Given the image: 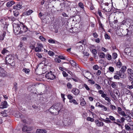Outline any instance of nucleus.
<instances>
[{
    "instance_id": "f257e3e1",
    "label": "nucleus",
    "mask_w": 133,
    "mask_h": 133,
    "mask_svg": "<svg viewBox=\"0 0 133 133\" xmlns=\"http://www.w3.org/2000/svg\"><path fill=\"white\" fill-rule=\"evenodd\" d=\"M127 67L125 66H122L121 70L119 71H116L115 74L119 76L120 77L122 78H125L126 75L125 73V71L127 69Z\"/></svg>"
},
{
    "instance_id": "f03ea898",
    "label": "nucleus",
    "mask_w": 133,
    "mask_h": 133,
    "mask_svg": "<svg viewBox=\"0 0 133 133\" xmlns=\"http://www.w3.org/2000/svg\"><path fill=\"white\" fill-rule=\"evenodd\" d=\"M6 62L7 64H9L12 66L15 65V63L14 59V57L11 55H8L5 58Z\"/></svg>"
},
{
    "instance_id": "7ed1b4c3",
    "label": "nucleus",
    "mask_w": 133,
    "mask_h": 133,
    "mask_svg": "<svg viewBox=\"0 0 133 133\" xmlns=\"http://www.w3.org/2000/svg\"><path fill=\"white\" fill-rule=\"evenodd\" d=\"M109 4L108 3H102L100 4V6L102 10H104L105 11L109 12L111 11V9L109 8Z\"/></svg>"
},
{
    "instance_id": "20e7f679",
    "label": "nucleus",
    "mask_w": 133,
    "mask_h": 133,
    "mask_svg": "<svg viewBox=\"0 0 133 133\" xmlns=\"http://www.w3.org/2000/svg\"><path fill=\"white\" fill-rule=\"evenodd\" d=\"M14 31L16 34H21L20 28V25L14 24H13Z\"/></svg>"
},
{
    "instance_id": "39448f33",
    "label": "nucleus",
    "mask_w": 133,
    "mask_h": 133,
    "mask_svg": "<svg viewBox=\"0 0 133 133\" xmlns=\"http://www.w3.org/2000/svg\"><path fill=\"white\" fill-rule=\"evenodd\" d=\"M45 77L48 79L53 80L55 78V76L51 71L50 72H48L45 75Z\"/></svg>"
},
{
    "instance_id": "423d86ee",
    "label": "nucleus",
    "mask_w": 133,
    "mask_h": 133,
    "mask_svg": "<svg viewBox=\"0 0 133 133\" xmlns=\"http://www.w3.org/2000/svg\"><path fill=\"white\" fill-rule=\"evenodd\" d=\"M20 25L21 34L23 32H25L28 31V28L25 26L23 23H21Z\"/></svg>"
},
{
    "instance_id": "0eeeda50",
    "label": "nucleus",
    "mask_w": 133,
    "mask_h": 133,
    "mask_svg": "<svg viewBox=\"0 0 133 133\" xmlns=\"http://www.w3.org/2000/svg\"><path fill=\"white\" fill-rule=\"evenodd\" d=\"M43 47V45L42 44H38V46L35 48V51L37 52H41Z\"/></svg>"
},
{
    "instance_id": "6e6552de",
    "label": "nucleus",
    "mask_w": 133,
    "mask_h": 133,
    "mask_svg": "<svg viewBox=\"0 0 133 133\" xmlns=\"http://www.w3.org/2000/svg\"><path fill=\"white\" fill-rule=\"evenodd\" d=\"M7 73L3 68L0 67V76L5 77L7 75Z\"/></svg>"
},
{
    "instance_id": "1a4fd4ad",
    "label": "nucleus",
    "mask_w": 133,
    "mask_h": 133,
    "mask_svg": "<svg viewBox=\"0 0 133 133\" xmlns=\"http://www.w3.org/2000/svg\"><path fill=\"white\" fill-rule=\"evenodd\" d=\"M55 109H57L58 111H60L61 109V108L62 107V104H61L59 103H57L53 105Z\"/></svg>"
},
{
    "instance_id": "9d476101",
    "label": "nucleus",
    "mask_w": 133,
    "mask_h": 133,
    "mask_svg": "<svg viewBox=\"0 0 133 133\" xmlns=\"http://www.w3.org/2000/svg\"><path fill=\"white\" fill-rule=\"evenodd\" d=\"M33 129V127H28L24 125L22 129V130L23 132H25L27 131H31Z\"/></svg>"
},
{
    "instance_id": "9b49d317",
    "label": "nucleus",
    "mask_w": 133,
    "mask_h": 133,
    "mask_svg": "<svg viewBox=\"0 0 133 133\" xmlns=\"http://www.w3.org/2000/svg\"><path fill=\"white\" fill-rule=\"evenodd\" d=\"M7 106L8 104L7 102L6 101H4L1 103L0 105V108H1L3 109L7 108Z\"/></svg>"
},
{
    "instance_id": "f8f14e48",
    "label": "nucleus",
    "mask_w": 133,
    "mask_h": 133,
    "mask_svg": "<svg viewBox=\"0 0 133 133\" xmlns=\"http://www.w3.org/2000/svg\"><path fill=\"white\" fill-rule=\"evenodd\" d=\"M95 122L96 125L98 127H101L103 126L104 123L102 122L99 121L98 120H96L95 121Z\"/></svg>"
},
{
    "instance_id": "ddd939ff",
    "label": "nucleus",
    "mask_w": 133,
    "mask_h": 133,
    "mask_svg": "<svg viewBox=\"0 0 133 133\" xmlns=\"http://www.w3.org/2000/svg\"><path fill=\"white\" fill-rule=\"evenodd\" d=\"M71 92L75 95H77L80 92L79 90L78 89L75 88H73L71 91Z\"/></svg>"
},
{
    "instance_id": "4468645a",
    "label": "nucleus",
    "mask_w": 133,
    "mask_h": 133,
    "mask_svg": "<svg viewBox=\"0 0 133 133\" xmlns=\"http://www.w3.org/2000/svg\"><path fill=\"white\" fill-rule=\"evenodd\" d=\"M25 46L23 44L22 42H20L19 45L18 46V48L19 50H25Z\"/></svg>"
},
{
    "instance_id": "2eb2a0df",
    "label": "nucleus",
    "mask_w": 133,
    "mask_h": 133,
    "mask_svg": "<svg viewBox=\"0 0 133 133\" xmlns=\"http://www.w3.org/2000/svg\"><path fill=\"white\" fill-rule=\"evenodd\" d=\"M37 133H46L47 131L45 129H37L36 131Z\"/></svg>"
},
{
    "instance_id": "dca6fc26",
    "label": "nucleus",
    "mask_w": 133,
    "mask_h": 133,
    "mask_svg": "<svg viewBox=\"0 0 133 133\" xmlns=\"http://www.w3.org/2000/svg\"><path fill=\"white\" fill-rule=\"evenodd\" d=\"M129 76L133 77V70L131 69L128 68L127 70Z\"/></svg>"
},
{
    "instance_id": "f3484780",
    "label": "nucleus",
    "mask_w": 133,
    "mask_h": 133,
    "mask_svg": "<svg viewBox=\"0 0 133 133\" xmlns=\"http://www.w3.org/2000/svg\"><path fill=\"white\" fill-rule=\"evenodd\" d=\"M22 5L19 3L17 4L16 5L14 6L13 7V8L16 10H19L22 8Z\"/></svg>"
},
{
    "instance_id": "a211bd4d",
    "label": "nucleus",
    "mask_w": 133,
    "mask_h": 133,
    "mask_svg": "<svg viewBox=\"0 0 133 133\" xmlns=\"http://www.w3.org/2000/svg\"><path fill=\"white\" fill-rule=\"evenodd\" d=\"M15 3V2L14 1H11L8 2L6 4V6L8 7H10Z\"/></svg>"
},
{
    "instance_id": "6ab92c4d",
    "label": "nucleus",
    "mask_w": 133,
    "mask_h": 133,
    "mask_svg": "<svg viewBox=\"0 0 133 133\" xmlns=\"http://www.w3.org/2000/svg\"><path fill=\"white\" fill-rule=\"evenodd\" d=\"M70 64L74 67H76L77 66V64L74 61L72 60H70Z\"/></svg>"
},
{
    "instance_id": "aec40b11",
    "label": "nucleus",
    "mask_w": 133,
    "mask_h": 133,
    "mask_svg": "<svg viewBox=\"0 0 133 133\" xmlns=\"http://www.w3.org/2000/svg\"><path fill=\"white\" fill-rule=\"evenodd\" d=\"M99 56L101 58H104L105 57V54L103 52H101L98 54Z\"/></svg>"
},
{
    "instance_id": "412c9836",
    "label": "nucleus",
    "mask_w": 133,
    "mask_h": 133,
    "mask_svg": "<svg viewBox=\"0 0 133 133\" xmlns=\"http://www.w3.org/2000/svg\"><path fill=\"white\" fill-rule=\"evenodd\" d=\"M122 65V63L119 61L117 62L116 63V66L118 68H121Z\"/></svg>"
},
{
    "instance_id": "4be33fe9",
    "label": "nucleus",
    "mask_w": 133,
    "mask_h": 133,
    "mask_svg": "<svg viewBox=\"0 0 133 133\" xmlns=\"http://www.w3.org/2000/svg\"><path fill=\"white\" fill-rule=\"evenodd\" d=\"M59 111H58L57 109H54V110L52 112H52V114H54V115H57L58 114Z\"/></svg>"
},
{
    "instance_id": "5701e85b",
    "label": "nucleus",
    "mask_w": 133,
    "mask_h": 133,
    "mask_svg": "<svg viewBox=\"0 0 133 133\" xmlns=\"http://www.w3.org/2000/svg\"><path fill=\"white\" fill-rule=\"evenodd\" d=\"M15 116L18 118H22V115L21 114L18 113L16 114Z\"/></svg>"
},
{
    "instance_id": "b1692460",
    "label": "nucleus",
    "mask_w": 133,
    "mask_h": 133,
    "mask_svg": "<svg viewBox=\"0 0 133 133\" xmlns=\"http://www.w3.org/2000/svg\"><path fill=\"white\" fill-rule=\"evenodd\" d=\"M60 6L62 8L61 10L65 8V3L64 2H63V3H61L60 4Z\"/></svg>"
},
{
    "instance_id": "393cba45",
    "label": "nucleus",
    "mask_w": 133,
    "mask_h": 133,
    "mask_svg": "<svg viewBox=\"0 0 133 133\" xmlns=\"http://www.w3.org/2000/svg\"><path fill=\"white\" fill-rule=\"evenodd\" d=\"M22 71L26 74H28L30 71V70L29 69H26L25 68L23 69L22 70Z\"/></svg>"
},
{
    "instance_id": "a878e982",
    "label": "nucleus",
    "mask_w": 133,
    "mask_h": 133,
    "mask_svg": "<svg viewBox=\"0 0 133 133\" xmlns=\"http://www.w3.org/2000/svg\"><path fill=\"white\" fill-rule=\"evenodd\" d=\"M54 109H55L54 105H53L49 109V110L50 112L52 113V112H53V111L54 110Z\"/></svg>"
},
{
    "instance_id": "bb28decb",
    "label": "nucleus",
    "mask_w": 133,
    "mask_h": 133,
    "mask_svg": "<svg viewBox=\"0 0 133 133\" xmlns=\"http://www.w3.org/2000/svg\"><path fill=\"white\" fill-rule=\"evenodd\" d=\"M79 6L82 9H84V6L83 4L81 2H79L78 3Z\"/></svg>"
},
{
    "instance_id": "cd10ccee",
    "label": "nucleus",
    "mask_w": 133,
    "mask_h": 133,
    "mask_svg": "<svg viewBox=\"0 0 133 133\" xmlns=\"http://www.w3.org/2000/svg\"><path fill=\"white\" fill-rule=\"evenodd\" d=\"M96 88L98 90L100 89H101V87L100 85L97 83H96L95 85Z\"/></svg>"
},
{
    "instance_id": "c85d7f7f",
    "label": "nucleus",
    "mask_w": 133,
    "mask_h": 133,
    "mask_svg": "<svg viewBox=\"0 0 133 133\" xmlns=\"http://www.w3.org/2000/svg\"><path fill=\"white\" fill-rule=\"evenodd\" d=\"M117 55L116 53H113L112 55V58L113 59H115L117 57Z\"/></svg>"
},
{
    "instance_id": "c756f323",
    "label": "nucleus",
    "mask_w": 133,
    "mask_h": 133,
    "mask_svg": "<svg viewBox=\"0 0 133 133\" xmlns=\"http://www.w3.org/2000/svg\"><path fill=\"white\" fill-rule=\"evenodd\" d=\"M69 102L71 103L73 102L74 104H78V103L75 99H72L70 100Z\"/></svg>"
},
{
    "instance_id": "7c9ffc66",
    "label": "nucleus",
    "mask_w": 133,
    "mask_h": 133,
    "mask_svg": "<svg viewBox=\"0 0 133 133\" xmlns=\"http://www.w3.org/2000/svg\"><path fill=\"white\" fill-rule=\"evenodd\" d=\"M96 107H99L100 108L104 107L103 106V105L102 104H100V103L99 102H98L96 103Z\"/></svg>"
},
{
    "instance_id": "2f4dec72",
    "label": "nucleus",
    "mask_w": 133,
    "mask_h": 133,
    "mask_svg": "<svg viewBox=\"0 0 133 133\" xmlns=\"http://www.w3.org/2000/svg\"><path fill=\"white\" fill-rule=\"evenodd\" d=\"M9 52V51L6 49L4 48L2 51V54H4L5 53H7Z\"/></svg>"
},
{
    "instance_id": "473e14b6",
    "label": "nucleus",
    "mask_w": 133,
    "mask_h": 133,
    "mask_svg": "<svg viewBox=\"0 0 133 133\" xmlns=\"http://www.w3.org/2000/svg\"><path fill=\"white\" fill-rule=\"evenodd\" d=\"M14 15L16 17H17L19 15V13L18 12L16 11H14Z\"/></svg>"
},
{
    "instance_id": "72a5a7b5",
    "label": "nucleus",
    "mask_w": 133,
    "mask_h": 133,
    "mask_svg": "<svg viewBox=\"0 0 133 133\" xmlns=\"http://www.w3.org/2000/svg\"><path fill=\"white\" fill-rule=\"evenodd\" d=\"M87 120L88 121H90L91 122H93L94 121V119L92 118H91L89 117H88L87 118Z\"/></svg>"
},
{
    "instance_id": "f704fd0d",
    "label": "nucleus",
    "mask_w": 133,
    "mask_h": 133,
    "mask_svg": "<svg viewBox=\"0 0 133 133\" xmlns=\"http://www.w3.org/2000/svg\"><path fill=\"white\" fill-rule=\"evenodd\" d=\"M116 91L115 92V97H119V91L117 90H116Z\"/></svg>"
},
{
    "instance_id": "c9c22d12",
    "label": "nucleus",
    "mask_w": 133,
    "mask_h": 133,
    "mask_svg": "<svg viewBox=\"0 0 133 133\" xmlns=\"http://www.w3.org/2000/svg\"><path fill=\"white\" fill-rule=\"evenodd\" d=\"M115 75L114 76V78L115 79H120V77L119 76H118V75L116 74H115Z\"/></svg>"
},
{
    "instance_id": "e433bc0d",
    "label": "nucleus",
    "mask_w": 133,
    "mask_h": 133,
    "mask_svg": "<svg viewBox=\"0 0 133 133\" xmlns=\"http://www.w3.org/2000/svg\"><path fill=\"white\" fill-rule=\"evenodd\" d=\"M39 39L43 41H45L46 39L42 36H40L39 37Z\"/></svg>"
},
{
    "instance_id": "4c0bfd02",
    "label": "nucleus",
    "mask_w": 133,
    "mask_h": 133,
    "mask_svg": "<svg viewBox=\"0 0 133 133\" xmlns=\"http://www.w3.org/2000/svg\"><path fill=\"white\" fill-rule=\"evenodd\" d=\"M119 114L120 115H122L123 116H127L126 114L123 111H122L121 112H120V113L119 112Z\"/></svg>"
},
{
    "instance_id": "58836bf2",
    "label": "nucleus",
    "mask_w": 133,
    "mask_h": 133,
    "mask_svg": "<svg viewBox=\"0 0 133 133\" xmlns=\"http://www.w3.org/2000/svg\"><path fill=\"white\" fill-rule=\"evenodd\" d=\"M111 87L114 89H115L116 88L117 86L115 84L114 82H112L111 84Z\"/></svg>"
},
{
    "instance_id": "ea45409f",
    "label": "nucleus",
    "mask_w": 133,
    "mask_h": 133,
    "mask_svg": "<svg viewBox=\"0 0 133 133\" xmlns=\"http://www.w3.org/2000/svg\"><path fill=\"white\" fill-rule=\"evenodd\" d=\"M67 87L69 89H71L72 87V85L70 83H68L67 84Z\"/></svg>"
},
{
    "instance_id": "a19ab883",
    "label": "nucleus",
    "mask_w": 133,
    "mask_h": 133,
    "mask_svg": "<svg viewBox=\"0 0 133 133\" xmlns=\"http://www.w3.org/2000/svg\"><path fill=\"white\" fill-rule=\"evenodd\" d=\"M109 70L110 72H113L114 71V68L110 66L109 68Z\"/></svg>"
},
{
    "instance_id": "79ce46f5",
    "label": "nucleus",
    "mask_w": 133,
    "mask_h": 133,
    "mask_svg": "<svg viewBox=\"0 0 133 133\" xmlns=\"http://www.w3.org/2000/svg\"><path fill=\"white\" fill-rule=\"evenodd\" d=\"M92 52L94 55H96L97 53V51L95 49H93L92 50Z\"/></svg>"
},
{
    "instance_id": "37998d69",
    "label": "nucleus",
    "mask_w": 133,
    "mask_h": 133,
    "mask_svg": "<svg viewBox=\"0 0 133 133\" xmlns=\"http://www.w3.org/2000/svg\"><path fill=\"white\" fill-rule=\"evenodd\" d=\"M33 12L32 10H29L28 12H26V14L28 15H30Z\"/></svg>"
},
{
    "instance_id": "c03bdc74",
    "label": "nucleus",
    "mask_w": 133,
    "mask_h": 133,
    "mask_svg": "<svg viewBox=\"0 0 133 133\" xmlns=\"http://www.w3.org/2000/svg\"><path fill=\"white\" fill-rule=\"evenodd\" d=\"M102 120L104 122H105L106 123H111V121L109 120V119H102Z\"/></svg>"
},
{
    "instance_id": "a18cd8bd",
    "label": "nucleus",
    "mask_w": 133,
    "mask_h": 133,
    "mask_svg": "<svg viewBox=\"0 0 133 133\" xmlns=\"http://www.w3.org/2000/svg\"><path fill=\"white\" fill-rule=\"evenodd\" d=\"M125 127L126 130H131V128L128 125L126 124L125 125Z\"/></svg>"
},
{
    "instance_id": "49530a36",
    "label": "nucleus",
    "mask_w": 133,
    "mask_h": 133,
    "mask_svg": "<svg viewBox=\"0 0 133 133\" xmlns=\"http://www.w3.org/2000/svg\"><path fill=\"white\" fill-rule=\"evenodd\" d=\"M83 87H84L85 89L87 90H90V88L86 84H84Z\"/></svg>"
},
{
    "instance_id": "de8ad7c7",
    "label": "nucleus",
    "mask_w": 133,
    "mask_h": 133,
    "mask_svg": "<svg viewBox=\"0 0 133 133\" xmlns=\"http://www.w3.org/2000/svg\"><path fill=\"white\" fill-rule=\"evenodd\" d=\"M93 68L94 70H97L99 69V67L97 65H96L94 66Z\"/></svg>"
},
{
    "instance_id": "09e8293b",
    "label": "nucleus",
    "mask_w": 133,
    "mask_h": 133,
    "mask_svg": "<svg viewBox=\"0 0 133 133\" xmlns=\"http://www.w3.org/2000/svg\"><path fill=\"white\" fill-rule=\"evenodd\" d=\"M48 42L51 43H55V41L54 40L52 39H49L48 40Z\"/></svg>"
},
{
    "instance_id": "8fccbe9b",
    "label": "nucleus",
    "mask_w": 133,
    "mask_h": 133,
    "mask_svg": "<svg viewBox=\"0 0 133 133\" xmlns=\"http://www.w3.org/2000/svg\"><path fill=\"white\" fill-rule=\"evenodd\" d=\"M105 100L107 101L109 103H111L110 102L111 100L108 97H106L105 98Z\"/></svg>"
},
{
    "instance_id": "3c124183",
    "label": "nucleus",
    "mask_w": 133,
    "mask_h": 133,
    "mask_svg": "<svg viewBox=\"0 0 133 133\" xmlns=\"http://www.w3.org/2000/svg\"><path fill=\"white\" fill-rule=\"evenodd\" d=\"M110 107L112 110H115L116 109V107L115 106L112 104L110 105Z\"/></svg>"
},
{
    "instance_id": "603ef678",
    "label": "nucleus",
    "mask_w": 133,
    "mask_h": 133,
    "mask_svg": "<svg viewBox=\"0 0 133 133\" xmlns=\"http://www.w3.org/2000/svg\"><path fill=\"white\" fill-rule=\"evenodd\" d=\"M3 117H6L7 116V114L4 112H2L1 113Z\"/></svg>"
},
{
    "instance_id": "864d4df0",
    "label": "nucleus",
    "mask_w": 133,
    "mask_h": 133,
    "mask_svg": "<svg viewBox=\"0 0 133 133\" xmlns=\"http://www.w3.org/2000/svg\"><path fill=\"white\" fill-rule=\"evenodd\" d=\"M107 59L109 60H110L111 59V56L109 54H108L107 56Z\"/></svg>"
},
{
    "instance_id": "5fc2aeb1",
    "label": "nucleus",
    "mask_w": 133,
    "mask_h": 133,
    "mask_svg": "<svg viewBox=\"0 0 133 133\" xmlns=\"http://www.w3.org/2000/svg\"><path fill=\"white\" fill-rule=\"evenodd\" d=\"M48 54L49 55L52 56H53L54 54V52L50 51L48 52Z\"/></svg>"
},
{
    "instance_id": "6e6d98bb",
    "label": "nucleus",
    "mask_w": 133,
    "mask_h": 133,
    "mask_svg": "<svg viewBox=\"0 0 133 133\" xmlns=\"http://www.w3.org/2000/svg\"><path fill=\"white\" fill-rule=\"evenodd\" d=\"M109 118L112 121H115V119L113 116H109Z\"/></svg>"
},
{
    "instance_id": "4d7b16f0",
    "label": "nucleus",
    "mask_w": 133,
    "mask_h": 133,
    "mask_svg": "<svg viewBox=\"0 0 133 133\" xmlns=\"http://www.w3.org/2000/svg\"><path fill=\"white\" fill-rule=\"evenodd\" d=\"M105 37V39H109L110 38V37L107 34H105L104 35Z\"/></svg>"
},
{
    "instance_id": "13d9d810",
    "label": "nucleus",
    "mask_w": 133,
    "mask_h": 133,
    "mask_svg": "<svg viewBox=\"0 0 133 133\" xmlns=\"http://www.w3.org/2000/svg\"><path fill=\"white\" fill-rule=\"evenodd\" d=\"M58 58L59 59L65 60V58L63 56L61 55L59 56H58Z\"/></svg>"
},
{
    "instance_id": "bf43d9fd",
    "label": "nucleus",
    "mask_w": 133,
    "mask_h": 133,
    "mask_svg": "<svg viewBox=\"0 0 133 133\" xmlns=\"http://www.w3.org/2000/svg\"><path fill=\"white\" fill-rule=\"evenodd\" d=\"M62 74L64 77H66L68 76V74L65 71H63L62 72Z\"/></svg>"
},
{
    "instance_id": "052dcab7",
    "label": "nucleus",
    "mask_w": 133,
    "mask_h": 133,
    "mask_svg": "<svg viewBox=\"0 0 133 133\" xmlns=\"http://www.w3.org/2000/svg\"><path fill=\"white\" fill-rule=\"evenodd\" d=\"M67 97L69 99H72L73 98V97L70 95H69L67 96Z\"/></svg>"
},
{
    "instance_id": "680f3d73",
    "label": "nucleus",
    "mask_w": 133,
    "mask_h": 133,
    "mask_svg": "<svg viewBox=\"0 0 133 133\" xmlns=\"http://www.w3.org/2000/svg\"><path fill=\"white\" fill-rule=\"evenodd\" d=\"M101 71L99 70H98L97 72L96 73V74L97 76H99L100 75L101 73Z\"/></svg>"
},
{
    "instance_id": "e2e57ef3",
    "label": "nucleus",
    "mask_w": 133,
    "mask_h": 133,
    "mask_svg": "<svg viewBox=\"0 0 133 133\" xmlns=\"http://www.w3.org/2000/svg\"><path fill=\"white\" fill-rule=\"evenodd\" d=\"M36 55L39 58H41L42 57V56L39 53H37L36 54Z\"/></svg>"
},
{
    "instance_id": "0e129e2a",
    "label": "nucleus",
    "mask_w": 133,
    "mask_h": 133,
    "mask_svg": "<svg viewBox=\"0 0 133 133\" xmlns=\"http://www.w3.org/2000/svg\"><path fill=\"white\" fill-rule=\"evenodd\" d=\"M61 95L62 98L63 99V101H64V100L65 99V98H64V96H65V94H63L62 93L61 94Z\"/></svg>"
},
{
    "instance_id": "69168bd1",
    "label": "nucleus",
    "mask_w": 133,
    "mask_h": 133,
    "mask_svg": "<svg viewBox=\"0 0 133 133\" xmlns=\"http://www.w3.org/2000/svg\"><path fill=\"white\" fill-rule=\"evenodd\" d=\"M130 93H131L130 91L129 90L127 89H126V94L129 95Z\"/></svg>"
},
{
    "instance_id": "338daca9",
    "label": "nucleus",
    "mask_w": 133,
    "mask_h": 133,
    "mask_svg": "<svg viewBox=\"0 0 133 133\" xmlns=\"http://www.w3.org/2000/svg\"><path fill=\"white\" fill-rule=\"evenodd\" d=\"M129 122V123H128L129 125L130 126H132L133 127V122L131 121H130Z\"/></svg>"
},
{
    "instance_id": "774afa93",
    "label": "nucleus",
    "mask_w": 133,
    "mask_h": 133,
    "mask_svg": "<svg viewBox=\"0 0 133 133\" xmlns=\"http://www.w3.org/2000/svg\"><path fill=\"white\" fill-rule=\"evenodd\" d=\"M93 36L95 38H97L98 37L97 34L96 32H95L93 34Z\"/></svg>"
}]
</instances>
